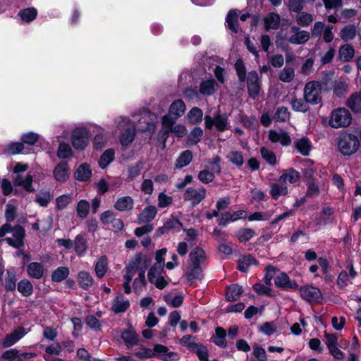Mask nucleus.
<instances>
[{
  "instance_id": "f257e3e1",
  "label": "nucleus",
  "mask_w": 361,
  "mask_h": 361,
  "mask_svg": "<svg viewBox=\"0 0 361 361\" xmlns=\"http://www.w3.org/2000/svg\"><path fill=\"white\" fill-rule=\"evenodd\" d=\"M190 85L181 90H216L217 83L212 75L205 70L193 72L189 76Z\"/></svg>"
},
{
  "instance_id": "f03ea898",
  "label": "nucleus",
  "mask_w": 361,
  "mask_h": 361,
  "mask_svg": "<svg viewBox=\"0 0 361 361\" xmlns=\"http://www.w3.org/2000/svg\"><path fill=\"white\" fill-rule=\"evenodd\" d=\"M338 147L343 155L350 156L358 150L360 141L355 135L343 133L338 138Z\"/></svg>"
},
{
  "instance_id": "7ed1b4c3",
  "label": "nucleus",
  "mask_w": 361,
  "mask_h": 361,
  "mask_svg": "<svg viewBox=\"0 0 361 361\" xmlns=\"http://www.w3.org/2000/svg\"><path fill=\"white\" fill-rule=\"evenodd\" d=\"M335 78L334 70L322 71L317 80L307 82L303 90H328Z\"/></svg>"
},
{
  "instance_id": "20e7f679",
  "label": "nucleus",
  "mask_w": 361,
  "mask_h": 361,
  "mask_svg": "<svg viewBox=\"0 0 361 361\" xmlns=\"http://www.w3.org/2000/svg\"><path fill=\"white\" fill-rule=\"evenodd\" d=\"M352 116L349 111L345 108H338L331 112L329 124L334 128H345L350 125Z\"/></svg>"
},
{
  "instance_id": "39448f33",
  "label": "nucleus",
  "mask_w": 361,
  "mask_h": 361,
  "mask_svg": "<svg viewBox=\"0 0 361 361\" xmlns=\"http://www.w3.org/2000/svg\"><path fill=\"white\" fill-rule=\"evenodd\" d=\"M71 139L75 149L83 150L89 142L88 131L83 127L77 128L72 133Z\"/></svg>"
},
{
  "instance_id": "423d86ee",
  "label": "nucleus",
  "mask_w": 361,
  "mask_h": 361,
  "mask_svg": "<svg viewBox=\"0 0 361 361\" xmlns=\"http://www.w3.org/2000/svg\"><path fill=\"white\" fill-rule=\"evenodd\" d=\"M301 297L309 302H319L322 300L320 290L312 286H305L300 289Z\"/></svg>"
},
{
  "instance_id": "0eeeda50",
  "label": "nucleus",
  "mask_w": 361,
  "mask_h": 361,
  "mask_svg": "<svg viewBox=\"0 0 361 361\" xmlns=\"http://www.w3.org/2000/svg\"><path fill=\"white\" fill-rule=\"evenodd\" d=\"M12 233L15 240L11 238H6L5 240L8 244L15 248L23 247L24 238L25 236V231L23 227L20 225H16L13 227Z\"/></svg>"
},
{
  "instance_id": "6e6552de",
  "label": "nucleus",
  "mask_w": 361,
  "mask_h": 361,
  "mask_svg": "<svg viewBox=\"0 0 361 361\" xmlns=\"http://www.w3.org/2000/svg\"><path fill=\"white\" fill-rule=\"evenodd\" d=\"M206 196V190L204 188H201L200 190H196L192 187L188 188L183 195L184 200L185 201H191L192 206L195 207L201 201L204 199Z\"/></svg>"
},
{
  "instance_id": "1a4fd4ad",
  "label": "nucleus",
  "mask_w": 361,
  "mask_h": 361,
  "mask_svg": "<svg viewBox=\"0 0 361 361\" xmlns=\"http://www.w3.org/2000/svg\"><path fill=\"white\" fill-rule=\"evenodd\" d=\"M25 329L23 326H18L11 334H8L2 342L4 348H8L17 342L25 335Z\"/></svg>"
},
{
  "instance_id": "9d476101",
  "label": "nucleus",
  "mask_w": 361,
  "mask_h": 361,
  "mask_svg": "<svg viewBox=\"0 0 361 361\" xmlns=\"http://www.w3.org/2000/svg\"><path fill=\"white\" fill-rule=\"evenodd\" d=\"M91 176L92 170L87 163L80 164L74 172V178L80 181H87L90 179Z\"/></svg>"
},
{
  "instance_id": "9b49d317",
  "label": "nucleus",
  "mask_w": 361,
  "mask_h": 361,
  "mask_svg": "<svg viewBox=\"0 0 361 361\" xmlns=\"http://www.w3.org/2000/svg\"><path fill=\"white\" fill-rule=\"evenodd\" d=\"M264 29L266 31L269 30H277L280 26L281 18L278 13H269L264 18Z\"/></svg>"
},
{
  "instance_id": "f8f14e48",
  "label": "nucleus",
  "mask_w": 361,
  "mask_h": 361,
  "mask_svg": "<svg viewBox=\"0 0 361 361\" xmlns=\"http://www.w3.org/2000/svg\"><path fill=\"white\" fill-rule=\"evenodd\" d=\"M355 55V49L350 44H345L340 47L338 50L339 59L342 62L350 61Z\"/></svg>"
},
{
  "instance_id": "ddd939ff",
  "label": "nucleus",
  "mask_w": 361,
  "mask_h": 361,
  "mask_svg": "<svg viewBox=\"0 0 361 361\" xmlns=\"http://www.w3.org/2000/svg\"><path fill=\"white\" fill-rule=\"evenodd\" d=\"M121 338L128 348H131L138 343V336L131 326L122 333Z\"/></svg>"
},
{
  "instance_id": "4468645a",
  "label": "nucleus",
  "mask_w": 361,
  "mask_h": 361,
  "mask_svg": "<svg viewBox=\"0 0 361 361\" xmlns=\"http://www.w3.org/2000/svg\"><path fill=\"white\" fill-rule=\"evenodd\" d=\"M275 284L278 287L283 288H289L294 289L297 288L298 286L295 281H290L288 276L284 272L281 273L279 275L276 276V278L275 279Z\"/></svg>"
},
{
  "instance_id": "2eb2a0df",
  "label": "nucleus",
  "mask_w": 361,
  "mask_h": 361,
  "mask_svg": "<svg viewBox=\"0 0 361 361\" xmlns=\"http://www.w3.org/2000/svg\"><path fill=\"white\" fill-rule=\"evenodd\" d=\"M68 166L66 161H63L56 165L54 170V176L56 180L64 182L68 177Z\"/></svg>"
},
{
  "instance_id": "dca6fc26",
  "label": "nucleus",
  "mask_w": 361,
  "mask_h": 361,
  "mask_svg": "<svg viewBox=\"0 0 361 361\" xmlns=\"http://www.w3.org/2000/svg\"><path fill=\"white\" fill-rule=\"evenodd\" d=\"M191 264L193 266H200V264L206 259V254L204 250L200 247H195L190 253Z\"/></svg>"
},
{
  "instance_id": "f3484780",
  "label": "nucleus",
  "mask_w": 361,
  "mask_h": 361,
  "mask_svg": "<svg viewBox=\"0 0 361 361\" xmlns=\"http://www.w3.org/2000/svg\"><path fill=\"white\" fill-rule=\"evenodd\" d=\"M357 35V28L354 24H348L341 28L340 37L344 42H348L355 38Z\"/></svg>"
},
{
  "instance_id": "a211bd4d",
  "label": "nucleus",
  "mask_w": 361,
  "mask_h": 361,
  "mask_svg": "<svg viewBox=\"0 0 361 361\" xmlns=\"http://www.w3.org/2000/svg\"><path fill=\"white\" fill-rule=\"evenodd\" d=\"M347 106L354 112H361V92H355L347 100Z\"/></svg>"
},
{
  "instance_id": "6ab92c4d",
  "label": "nucleus",
  "mask_w": 361,
  "mask_h": 361,
  "mask_svg": "<svg viewBox=\"0 0 361 361\" xmlns=\"http://www.w3.org/2000/svg\"><path fill=\"white\" fill-rule=\"evenodd\" d=\"M185 111V105L184 102L180 99H176L171 104L169 114L178 118L184 114Z\"/></svg>"
},
{
  "instance_id": "aec40b11",
  "label": "nucleus",
  "mask_w": 361,
  "mask_h": 361,
  "mask_svg": "<svg viewBox=\"0 0 361 361\" xmlns=\"http://www.w3.org/2000/svg\"><path fill=\"white\" fill-rule=\"evenodd\" d=\"M238 13L235 9H231L228 11L226 22L227 23V26L228 29H230L232 32L237 33L238 32Z\"/></svg>"
},
{
  "instance_id": "412c9836",
  "label": "nucleus",
  "mask_w": 361,
  "mask_h": 361,
  "mask_svg": "<svg viewBox=\"0 0 361 361\" xmlns=\"http://www.w3.org/2000/svg\"><path fill=\"white\" fill-rule=\"evenodd\" d=\"M27 271L30 277L39 279L43 276L44 268L40 263L32 262L27 265Z\"/></svg>"
},
{
  "instance_id": "4be33fe9",
  "label": "nucleus",
  "mask_w": 361,
  "mask_h": 361,
  "mask_svg": "<svg viewBox=\"0 0 361 361\" xmlns=\"http://www.w3.org/2000/svg\"><path fill=\"white\" fill-rule=\"evenodd\" d=\"M154 350L159 354L161 358L164 361H173L177 355L173 352H169V348L163 345L157 344Z\"/></svg>"
},
{
  "instance_id": "5701e85b",
  "label": "nucleus",
  "mask_w": 361,
  "mask_h": 361,
  "mask_svg": "<svg viewBox=\"0 0 361 361\" xmlns=\"http://www.w3.org/2000/svg\"><path fill=\"white\" fill-rule=\"evenodd\" d=\"M243 292L242 286L233 284L228 287L226 298L229 302H234L238 299Z\"/></svg>"
},
{
  "instance_id": "b1692460",
  "label": "nucleus",
  "mask_w": 361,
  "mask_h": 361,
  "mask_svg": "<svg viewBox=\"0 0 361 361\" xmlns=\"http://www.w3.org/2000/svg\"><path fill=\"white\" fill-rule=\"evenodd\" d=\"M37 10L35 7H29L21 9L18 13V16L23 21L30 23L37 18Z\"/></svg>"
},
{
  "instance_id": "393cba45",
  "label": "nucleus",
  "mask_w": 361,
  "mask_h": 361,
  "mask_svg": "<svg viewBox=\"0 0 361 361\" xmlns=\"http://www.w3.org/2000/svg\"><path fill=\"white\" fill-rule=\"evenodd\" d=\"M157 212L154 206H148L139 215L138 220L140 223H149L155 217Z\"/></svg>"
},
{
  "instance_id": "a878e982",
  "label": "nucleus",
  "mask_w": 361,
  "mask_h": 361,
  "mask_svg": "<svg viewBox=\"0 0 361 361\" xmlns=\"http://www.w3.org/2000/svg\"><path fill=\"white\" fill-rule=\"evenodd\" d=\"M188 347L192 350H196L195 353H196L198 358L201 361H209V360H208L209 353H208V350L206 346H204L202 344L192 343L188 344Z\"/></svg>"
},
{
  "instance_id": "bb28decb",
  "label": "nucleus",
  "mask_w": 361,
  "mask_h": 361,
  "mask_svg": "<svg viewBox=\"0 0 361 361\" xmlns=\"http://www.w3.org/2000/svg\"><path fill=\"white\" fill-rule=\"evenodd\" d=\"M247 90H260L259 76L256 71H252L248 73L246 77Z\"/></svg>"
},
{
  "instance_id": "cd10ccee",
  "label": "nucleus",
  "mask_w": 361,
  "mask_h": 361,
  "mask_svg": "<svg viewBox=\"0 0 361 361\" xmlns=\"http://www.w3.org/2000/svg\"><path fill=\"white\" fill-rule=\"evenodd\" d=\"M192 153L190 150H185L180 154L176 161V167L178 169L183 168V166L189 164L192 160Z\"/></svg>"
},
{
  "instance_id": "c85d7f7f",
  "label": "nucleus",
  "mask_w": 361,
  "mask_h": 361,
  "mask_svg": "<svg viewBox=\"0 0 361 361\" xmlns=\"http://www.w3.org/2000/svg\"><path fill=\"white\" fill-rule=\"evenodd\" d=\"M310 39V34L308 32L301 30L295 35H292L288 39V42L294 44H302L307 42Z\"/></svg>"
},
{
  "instance_id": "c756f323",
  "label": "nucleus",
  "mask_w": 361,
  "mask_h": 361,
  "mask_svg": "<svg viewBox=\"0 0 361 361\" xmlns=\"http://www.w3.org/2000/svg\"><path fill=\"white\" fill-rule=\"evenodd\" d=\"M133 200L126 196L119 198L115 203L114 207L119 211L130 210L133 208Z\"/></svg>"
},
{
  "instance_id": "7c9ffc66",
  "label": "nucleus",
  "mask_w": 361,
  "mask_h": 361,
  "mask_svg": "<svg viewBox=\"0 0 361 361\" xmlns=\"http://www.w3.org/2000/svg\"><path fill=\"white\" fill-rule=\"evenodd\" d=\"M176 224H179L180 226H183L182 223L178 219L175 218L169 219L168 221H166L163 226L158 228L156 233L157 235H161L164 234L166 232L175 228Z\"/></svg>"
},
{
  "instance_id": "2f4dec72",
  "label": "nucleus",
  "mask_w": 361,
  "mask_h": 361,
  "mask_svg": "<svg viewBox=\"0 0 361 361\" xmlns=\"http://www.w3.org/2000/svg\"><path fill=\"white\" fill-rule=\"evenodd\" d=\"M226 335V331L222 327H216L215 329V337L213 339V342L221 348H226L227 345Z\"/></svg>"
},
{
  "instance_id": "473e14b6",
  "label": "nucleus",
  "mask_w": 361,
  "mask_h": 361,
  "mask_svg": "<svg viewBox=\"0 0 361 361\" xmlns=\"http://www.w3.org/2000/svg\"><path fill=\"white\" fill-rule=\"evenodd\" d=\"M115 152L113 149H106L100 157L99 165L102 169H105L114 159Z\"/></svg>"
},
{
  "instance_id": "72a5a7b5",
  "label": "nucleus",
  "mask_w": 361,
  "mask_h": 361,
  "mask_svg": "<svg viewBox=\"0 0 361 361\" xmlns=\"http://www.w3.org/2000/svg\"><path fill=\"white\" fill-rule=\"evenodd\" d=\"M108 269L107 258L105 256H102L95 266V273L98 278L102 279Z\"/></svg>"
},
{
  "instance_id": "f704fd0d",
  "label": "nucleus",
  "mask_w": 361,
  "mask_h": 361,
  "mask_svg": "<svg viewBox=\"0 0 361 361\" xmlns=\"http://www.w3.org/2000/svg\"><path fill=\"white\" fill-rule=\"evenodd\" d=\"M122 296H117L114 302L111 307V310L116 314L124 312L130 306V302L128 301H123L121 300Z\"/></svg>"
},
{
  "instance_id": "c9c22d12",
  "label": "nucleus",
  "mask_w": 361,
  "mask_h": 361,
  "mask_svg": "<svg viewBox=\"0 0 361 361\" xmlns=\"http://www.w3.org/2000/svg\"><path fill=\"white\" fill-rule=\"evenodd\" d=\"M135 128L134 127L127 128L121 137V144L123 146H128L135 139Z\"/></svg>"
},
{
  "instance_id": "e433bc0d",
  "label": "nucleus",
  "mask_w": 361,
  "mask_h": 361,
  "mask_svg": "<svg viewBox=\"0 0 361 361\" xmlns=\"http://www.w3.org/2000/svg\"><path fill=\"white\" fill-rule=\"evenodd\" d=\"M295 147L304 156H307L311 149L310 141L306 137H302L295 142Z\"/></svg>"
},
{
  "instance_id": "4c0bfd02",
  "label": "nucleus",
  "mask_w": 361,
  "mask_h": 361,
  "mask_svg": "<svg viewBox=\"0 0 361 361\" xmlns=\"http://www.w3.org/2000/svg\"><path fill=\"white\" fill-rule=\"evenodd\" d=\"M257 264V260L251 255L243 256L238 260V269L242 272L247 271L251 264Z\"/></svg>"
},
{
  "instance_id": "58836bf2",
  "label": "nucleus",
  "mask_w": 361,
  "mask_h": 361,
  "mask_svg": "<svg viewBox=\"0 0 361 361\" xmlns=\"http://www.w3.org/2000/svg\"><path fill=\"white\" fill-rule=\"evenodd\" d=\"M68 274V269L65 267H61L52 272L51 280L55 282H61L66 279Z\"/></svg>"
},
{
  "instance_id": "ea45409f",
  "label": "nucleus",
  "mask_w": 361,
  "mask_h": 361,
  "mask_svg": "<svg viewBox=\"0 0 361 361\" xmlns=\"http://www.w3.org/2000/svg\"><path fill=\"white\" fill-rule=\"evenodd\" d=\"M203 135V131L202 128L200 127H195L193 128V130L190 132L188 137V144L190 145H196L198 143L201 137Z\"/></svg>"
},
{
  "instance_id": "a19ab883",
  "label": "nucleus",
  "mask_w": 361,
  "mask_h": 361,
  "mask_svg": "<svg viewBox=\"0 0 361 361\" xmlns=\"http://www.w3.org/2000/svg\"><path fill=\"white\" fill-rule=\"evenodd\" d=\"M78 281L83 289H87L93 283V279L86 271H80L78 274Z\"/></svg>"
},
{
  "instance_id": "79ce46f5",
  "label": "nucleus",
  "mask_w": 361,
  "mask_h": 361,
  "mask_svg": "<svg viewBox=\"0 0 361 361\" xmlns=\"http://www.w3.org/2000/svg\"><path fill=\"white\" fill-rule=\"evenodd\" d=\"M203 116L202 111L198 107H193L188 114L189 122L196 124L202 121Z\"/></svg>"
},
{
  "instance_id": "37998d69",
  "label": "nucleus",
  "mask_w": 361,
  "mask_h": 361,
  "mask_svg": "<svg viewBox=\"0 0 361 361\" xmlns=\"http://www.w3.org/2000/svg\"><path fill=\"white\" fill-rule=\"evenodd\" d=\"M300 177V176L299 172L293 169H290L288 170V173H283V175H281L279 180L281 183H284L286 182V179H288L290 183H293L297 182L299 180Z\"/></svg>"
},
{
  "instance_id": "c03bdc74",
  "label": "nucleus",
  "mask_w": 361,
  "mask_h": 361,
  "mask_svg": "<svg viewBox=\"0 0 361 361\" xmlns=\"http://www.w3.org/2000/svg\"><path fill=\"white\" fill-rule=\"evenodd\" d=\"M202 270L200 266L190 265L188 268L186 276L190 282H192L202 274Z\"/></svg>"
},
{
  "instance_id": "a18cd8bd",
  "label": "nucleus",
  "mask_w": 361,
  "mask_h": 361,
  "mask_svg": "<svg viewBox=\"0 0 361 361\" xmlns=\"http://www.w3.org/2000/svg\"><path fill=\"white\" fill-rule=\"evenodd\" d=\"M18 290L24 296H29L32 293V285L28 280H22L18 284Z\"/></svg>"
},
{
  "instance_id": "49530a36",
  "label": "nucleus",
  "mask_w": 361,
  "mask_h": 361,
  "mask_svg": "<svg viewBox=\"0 0 361 361\" xmlns=\"http://www.w3.org/2000/svg\"><path fill=\"white\" fill-rule=\"evenodd\" d=\"M57 155L59 158L66 159L73 155L72 149L70 145L65 142H61L59 145Z\"/></svg>"
},
{
  "instance_id": "de8ad7c7",
  "label": "nucleus",
  "mask_w": 361,
  "mask_h": 361,
  "mask_svg": "<svg viewBox=\"0 0 361 361\" xmlns=\"http://www.w3.org/2000/svg\"><path fill=\"white\" fill-rule=\"evenodd\" d=\"M90 204L86 200H80L77 205V214L80 218L85 219L89 214Z\"/></svg>"
},
{
  "instance_id": "09e8293b",
  "label": "nucleus",
  "mask_w": 361,
  "mask_h": 361,
  "mask_svg": "<svg viewBox=\"0 0 361 361\" xmlns=\"http://www.w3.org/2000/svg\"><path fill=\"white\" fill-rule=\"evenodd\" d=\"M75 250L79 254H83L87 249V241L82 235H77L74 242Z\"/></svg>"
},
{
  "instance_id": "8fccbe9b",
  "label": "nucleus",
  "mask_w": 361,
  "mask_h": 361,
  "mask_svg": "<svg viewBox=\"0 0 361 361\" xmlns=\"http://www.w3.org/2000/svg\"><path fill=\"white\" fill-rule=\"evenodd\" d=\"M287 193V187L281 186L277 183H274L271 185L270 194L274 199H277L280 195H286Z\"/></svg>"
},
{
  "instance_id": "3c124183",
  "label": "nucleus",
  "mask_w": 361,
  "mask_h": 361,
  "mask_svg": "<svg viewBox=\"0 0 361 361\" xmlns=\"http://www.w3.org/2000/svg\"><path fill=\"white\" fill-rule=\"evenodd\" d=\"M299 16L296 19L297 23L302 27L308 26L312 21V15L306 12L299 13Z\"/></svg>"
},
{
  "instance_id": "603ef678",
  "label": "nucleus",
  "mask_w": 361,
  "mask_h": 361,
  "mask_svg": "<svg viewBox=\"0 0 361 361\" xmlns=\"http://www.w3.org/2000/svg\"><path fill=\"white\" fill-rule=\"evenodd\" d=\"M235 69L240 81L243 82L246 79V68L242 59H238L235 63Z\"/></svg>"
},
{
  "instance_id": "864d4df0",
  "label": "nucleus",
  "mask_w": 361,
  "mask_h": 361,
  "mask_svg": "<svg viewBox=\"0 0 361 361\" xmlns=\"http://www.w3.org/2000/svg\"><path fill=\"white\" fill-rule=\"evenodd\" d=\"M304 99L306 103L317 104L322 101V97L318 92H305Z\"/></svg>"
},
{
  "instance_id": "5fc2aeb1",
  "label": "nucleus",
  "mask_w": 361,
  "mask_h": 361,
  "mask_svg": "<svg viewBox=\"0 0 361 361\" xmlns=\"http://www.w3.org/2000/svg\"><path fill=\"white\" fill-rule=\"evenodd\" d=\"M24 149L22 142H13L8 145L4 149V153L8 154H16L21 152Z\"/></svg>"
},
{
  "instance_id": "6e6d98bb",
  "label": "nucleus",
  "mask_w": 361,
  "mask_h": 361,
  "mask_svg": "<svg viewBox=\"0 0 361 361\" xmlns=\"http://www.w3.org/2000/svg\"><path fill=\"white\" fill-rule=\"evenodd\" d=\"M307 3L305 0H289L288 9L294 13H300L304 8L305 4Z\"/></svg>"
},
{
  "instance_id": "4d7b16f0",
  "label": "nucleus",
  "mask_w": 361,
  "mask_h": 361,
  "mask_svg": "<svg viewBox=\"0 0 361 361\" xmlns=\"http://www.w3.org/2000/svg\"><path fill=\"white\" fill-rule=\"evenodd\" d=\"M8 277L6 279L5 288L6 291H13L16 288V278L14 271H7Z\"/></svg>"
},
{
  "instance_id": "13d9d810",
  "label": "nucleus",
  "mask_w": 361,
  "mask_h": 361,
  "mask_svg": "<svg viewBox=\"0 0 361 361\" xmlns=\"http://www.w3.org/2000/svg\"><path fill=\"white\" fill-rule=\"evenodd\" d=\"M295 77V71L293 68H285L279 75V79L286 82H289Z\"/></svg>"
},
{
  "instance_id": "bf43d9fd",
  "label": "nucleus",
  "mask_w": 361,
  "mask_h": 361,
  "mask_svg": "<svg viewBox=\"0 0 361 361\" xmlns=\"http://www.w3.org/2000/svg\"><path fill=\"white\" fill-rule=\"evenodd\" d=\"M176 118L168 114L162 118V126L164 130H168L172 132V128L176 123Z\"/></svg>"
},
{
  "instance_id": "052dcab7",
  "label": "nucleus",
  "mask_w": 361,
  "mask_h": 361,
  "mask_svg": "<svg viewBox=\"0 0 361 361\" xmlns=\"http://www.w3.org/2000/svg\"><path fill=\"white\" fill-rule=\"evenodd\" d=\"M262 157L271 165H274L276 163V158L274 153L266 147L261 148Z\"/></svg>"
},
{
  "instance_id": "680f3d73",
  "label": "nucleus",
  "mask_w": 361,
  "mask_h": 361,
  "mask_svg": "<svg viewBox=\"0 0 361 361\" xmlns=\"http://www.w3.org/2000/svg\"><path fill=\"white\" fill-rule=\"evenodd\" d=\"M51 200V195L49 191L40 192L37 195L36 201L42 207H45Z\"/></svg>"
},
{
  "instance_id": "e2e57ef3",
  "label": "nucleus",
  "mask_w": 361,
  "mask_h": 361,
  "mask_svg": "<svg viewBox=\"0 0 361 361\" xmlns=\"http://www.w3.org/2000/svg\"><path fill=\"white\" fill-rule=\"evenodd\" d=\"M198 178L204 183H209L214 180V175L208 170H202L200 171Z\"/></svg>"
},
{
  "instance_id": "0e129e2a",
  "label": "nucleus",
  "mask_w": 361,
  "mask_h": 361,
  "mask_svg": "<svg viewBox=\"0 0 361 361\" xmlns=\"http://www.w3.org/2000/svg\"><path fill=\"white\" fill-rule=\"evenodd\" d=\"M289 117V112L288 111L287 108L281 107L279 108L276 112L274 114V119L277 121L284 122Z\"/></svg>"
},
{
  "instance_id": "69168bd1",
  "label": "nucleus",
  "mask_w": 361,
  "mask_h": 361,
  "mask_svg": "<svg viewBox=\"0 0 361 361\" xmlns=\"http://www.w3.org/2000/svg\"><path fill=\"white\" fill-rule=\"evenodd\" d=\"M255 235V231L250 228H243L238 232V239L241 242L249 240Z\"/></svg>"
},
{
  "instance_id": "338daca9",
  "label": "nucleus",
  "mask_w": 361,
  "mask_h": 361,
  "mask_svg": "<svg viewBox=\"0 0 361 361\" xmlns=\"http://www.w3.org/2000/svg\"><path fill=\"white\" fill-rule=\"evenodd\" d=\"M163 269H159V266L157 264H154L149 269L148 272V279L149 282L154 283L156 279L159 277V276L161 274V271Z\"/></svg>"
},
{
  "instance_id": "774afa93",
  "label": "nucleus",
  "mask_w": 361,
  "mask_h": 361,
  "mask_svg": "<svg viewBox=\"0 0 361 361\" xmlns=\"http://www.w3.org/2000/svg\"><path fill=\"white\" fill-rule=\"evenodd\" d=\"M71 195H63L56 198V207L58 209H64L71 202Z\"/></svg>"
}]
</instances>
